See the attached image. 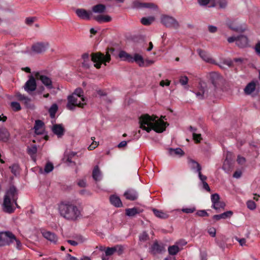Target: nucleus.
I'll return each instance as SVG.
<instances>
[{
	"label": "nucleus",
	"mask_w": 260,
	"mask_h": 260,
	"mask_svg": "<svg viewBox=\"0 0 260 260\" xmlns=\"http://www.w3.org/2000/svg\"><path fill=\"white\" fill-rule=\"evenodd\" d=\"M14 202L11 199L4 197V202L3 203V211L8 213H12L14 212L15 207L14 205Z\"/></svg>",
	"instance_id": "1a4fd4ad"
},
{
	"label": "nucleus",
	"mask_w": 260,
	"mask_h": 260,
	"mask_svg": "<svg viewBox=\"0 0 260 260\" xmlns=\"http://www.w3.org/2000/svg\"><path fill=\"white\" fill-rule=\"evenodd\" d=\"M35 21L34 17H28L25 19V23L28 25H31Z\"/></svg>",
	"instance_id": "0e129e2a"
},
{
	"label": "nucleus",
	"mask_w": 260,
	"mask_h": 260,
	"mask_svg": "<svg viewBox=\"0 0 260 260\" xmlns=\"http://www.w3.org/2000/svg\"><path fill=\"white\" fill-rule=\"evenodd\" d=\"M248 40L247 37L240 35L237 37V45L240 48H244L247 46Z\"/></svg>",
	"instance_id": "5701e85b"
},
{
	"label": "nucleus",
	"mask_w": 260,
	"mask_h": 260,
	"mask_svg": "<svg viewBox=\"0 0 260 260\" xmlns=\"http://www.w3.org/2000/svg\"><path fill=\"white\" fill-rule=\"evenodd\" d=\"M83 91L82 89V88H77L75 90L74 92L73 93V94L72 95H75L76 96H78L79 98H81V100L82 101H84L85 99H84V98L83 97Z\"/></svg>",
	"instance_id": "c03bdc74"
},
{
	"label": "nucleus",
	"mask_w": 260,
	"mask_h": 260,
	"mask_svg": "<svg viewBox=\"0 0 260 260\" xmlns=\"http://www.w3.org/2000/svg\"><path fill=\"white\" fill-rule=\"evenodd\" d=\"M161 23L168 27H173L177 29L179 27L178 21L173 17L165 15L161 17Z\"/></svg>",
	"instance_id": "423d86ee"
},
{
	"label": "nucleus",
	"mask_w": 260,
	"mask_h": 260,
	"mask_svg": "<svg viewBox=\"0 0 260 260\" xmlns=\"http://www.w3.org/2000/svg\"><path fill=\"white\" fill-rule=\"evenodd\" d=\"M11 106L15 111H18L21 110V106L19 103L13 102L11 104Z\"/></svg>",
	"instance_id": "8fccbe9b"
},
{
	"label": "nucleus",
	"mask_w": 260,
	"mask_h": 260,
	"mask_svg": "<svg viewBox=\"0 0 260 260\" xmlns=\"http://www.w3.org/2000/svg\"><path fill=\"white\" fill-rule=\"evenodd\" d=\"M9 137V133L6 128H0V140L3 142H7Z\"/></svg>",
	"instance_id": "f704fd0d"
},
{
	"label": "nucleus",
	"mask_w": 260,
	"mask_h": 260,
	"mask_svg": "<svg viewBox=\"0 0 260 260\" xmlns=\"http://www.w3.org/2000/svg\"><path fill=\"white\" fill-rule=\"evenodd\" d=\"M211 202L212 204L217 203L220 201V197L218 193H214L211 195Z\"/></svg>",
	"instance_id": "603ef678"
},
{
	"label": "nucleus",
	"mask_w": 260,
	"mask_h": 260,
	"mask_svg": "<svg viewBox=\"0 0 260 260\" xmlns=\"http://www.w3.org/2000/svg\"><path fill=\"white\" fill-rule=\"evenodd\" d=\"M4 197L11 199L14 202V204H16L18 198V191L16 187L14 185L11 186L6 191Z\"/></svg>",
	"instance_id": "6e6552de"
},
{
	"label": "nucleus",
	"mask_w": 260,
	"mask_h": 260,
	"mask_svg": "<svg viewBox=\"0 0 260 260\" xmlns=\"http://www.w3.org/2000/svg\"><path fill=\"white\" fill-rule=\"evenodd\" d=\"M233 214V212L232 211H228L223 213L220 214V217L221 219H226L230 218Z\"/></svg>",
	"instance_id": "de8ad7c7"
},
{
	"label": "nucleus",
	"mask_w": 260,
	"mask_h": 260,
	"mask_svg": "<svg viewBox=\"0 0 260 260\" xmlns=\"http://www.w3.org/2000/svg\"><path fill=\"white\" fill-rule=\"evenodd\" d=\"M37 88V83L35 78L31 76L29 79L26 81L24 86V89L28 93H30L35 91Z\"/></svg>",
	"instance_id": "9b49d317"
},
{
	"label": "nucleus",
	"mask_w": 260,
	"mask_h": 260,
	"mask_svg": "<svg viewBox=\"0 0 260 260\" xmlns=\"http://www.w3.org/2000/svg\"><path fill=\"white\" fill-rule=\"evenodd\" d=\"M123 251V247L121 245H116L112 247H107L105 250L106 256H111L114 253L121 255Z\"/></svg>",
	"instance_id": "ddd939ff"
},
{
	"label": "nucleus",
	"mask_w": 260,
	"mask_h": 260,
	"mask_svg": "<svg viewBox=\"0 0 260 260\" xmlns=\"http://www.w3.org/2000/svg\"><path fill=\"white\" fill-rule=\"evenodd\" d=\"M192 136H193V139L194 141L197 143H199L202 139L201 134H197L195 133H193Z\"/></svg>",
	"instance_id": "13d9d810"
},
{
	"label": "nucleus",
	"mask_w": 260,
	"mask_h": 260,
	"mask_svg": "<svg viewBox=\"0 0 260 260\" xmlns=\"http://www.w3.org/2000/svg\"><path fill=\"white\" fill-rule=\"evenodd\" d=\"M194 172L198 174L199 177L202 182H203L204 181H206L207 177L202 175L201 173L202 167L200 166V164H197L196 168H194Z\"/></svg>",
	"instance_id": "4c0bfd02"
},
{
	"label": "nucleus",
	"mask_w": 260,
	"mask_h": 260,
	"mask_svg": "<svg viewBox=\"0 0 260 260\" xmlns=\"http://www.w3.org/2000/svg\"><path fill=\"white\" fill-rule=\"evenodd\" d=\"M247 208L250 210H254L256 208V204L255 202L253 201L250 200L247 202Z\"/></svg>",
	"instance_id": "5fc2aeb1"
},
{
	"label": "nucleus",
	"mask_w": 260,
	"mask_h": 260,
	"mask_svg": "<svg viewBox=\"0 0 260 260\" xmlns=\"http://www.w3.org/2000/svg\"><path fill=\"white\" fill-rule=\"evenodd\" d=\"M54 169V166L53 164H46V165L44 168V173H49L51 172Z\"/></svg>",
	"instance_id": "3c124183"
},
{
	"label": "nucleus",
	"mask_w": 260,
	"mask_h": 260,
	"mask_svg": "<svg viewBox=\"0 0 260 260\" xmlns=\"http://www.w3.org/2000/svg\"><path fill=\"white\" fill-rule=\"evenodd\" d=\"M157 117L150 116L148 114H144L139 118L140 128L149 133L152 129L158 133H162L166 130L169 124L161 119L156 120Z\"/></svg>",
	"instance_id": "f03ea898"
},
{
	"label": "nucleus",
	"mask_w": 260,
	"mask_h": 260,
	"mask_svg": "<svg viewBox=\"0 0 260 260\" xmlns=\"http://www.w3.org/2000/svg\"><path fill=\"white\" fill-rule=\"evenodd\" d=\"M134 61L136 62L140 67H144V59L142 55L135 53L134 56H132V61L131 62Z\"/></svg>",
	"instance_id": "c756f323"
},
{
	"label": "nucleus",
	"mask_w": 260,
	"mask_h": 260,
	"mask_svg": "<svg viewBox=\"0 0 260 260\" xmlns=\"http://www.w3.org/2000/svg\"><path fill=\"white\" fill-rule=\"evenodd\" d=\"M153 17H143L141 20V22L144 25H149L154 21Z\"/></svg>",
	"instance_id": "37998d69"
},
{
	"label": "nucleus",
	"mask_w": 260,
	"mask_h": 260,
	"mask_svg": "<svg viewBox=\"0 0 260 260\" xmlns=\"http://www.w3.org/2000/svg\"><path fill=\"white\" fill-rule=\"evenodd\" d=\"M208 233L211 237H215L216 236V229L213 227L210 228L208 229Z\"/></svg>",
	"instance_id": "bf43d9fd"
},
{
	"label": "nucleus",
	"mask_w": 260,
	"mask_h": 260,
	"mask_svg": "<svg viewBox=\"0 0 260 260\" xmlns=\"http://www.w3.org/2000/svg\"><path fill=\"white\" fill-rule=\"evenodd\" d=\"M169 154L175 157H181L184 154L183 151L180 148L173 149L170 148L168 149Z\"/></svg>",
	"instance_id": "393cba45"
},
{
	"label": "nucleus",
	"mask_w": 260,
	"mask_h": 260,
	"mask_svg": "<svg viewBox=\"0 0 260 260\" xmlns=\"http://www.w3.org/2000/svg\"><path fill=\"white\" fill-rule=\"evenodd\" d=\"M143 210L134 207L132 208H128L125 210V214L129 217H134L137 214L142 212Z\"/></svg>",
	"instance_id": "bb28decb"
},
{
	"label": "nucleus",
	"mask_w": 260,
	"mask_h": 260,
	"mask_svg": "<svg viewBox=\"0 0 260 260\" xmlns=\"http://www.w3.org/2000/svg\"><path fill=\"white\" fill-rule=\"evenodd\" d=\"M92 10L94 13H102L106 10V6L103 4H98L92 7Z\"/></svg>",
	"instance_id": "e433bc0d"
},
{
	"label": "nucleus",
	"mask_w": 260,
	"mask_h": 260,
	"mask_svg": "<svg viewBox=\"0 0 260 260\" xmlns=\"http://www.w3.org/2000/svg\"><path fill=\"white\" fill-rule=\"evenodd\" d=\"M233 168V164H223L222 169L227 173H230Z\"/></svg>",
	"instance_id": "a18cd8bd"
},
{
	"label": "nucleus",
	"mask_w": 260,
	"mask_h": 260,
	"mask_svg": "<svg viewBox=\"0 0 260 260\" xmlns=\"http://www.w3.org/2000/svg\"><path fill=\"white\" fill-rule=\"evenodd\" d=\"M78 98L79 97L72 94L68 96L67 108L69 110H73L75 107L83 108L84 106L86 104L85 103H81L80 101L78 102Z\"/></svg>",
	"instance_id": "39448f33"
},
{
	"label": "nucleus",
	"mask_w": 260,
	"mask_h": 260,
	"mask_svg": "<svg viewBox=\"0 0 260 260\" xmlns=\"http://www.w3.org/2000/svg\"><path fill=\"white\" fill-rule=\"evenodd\" d=\"M150 252L153 254L160 253L165 250L164 245L162 243L159 244L157 241H155L151 246Z\"/></svg>",
	"instance_id": "f3484780"
},
{
	"label": "nucleus",
	"mask_w": 260,
	"mask_h": 260,
	"mask_svg": "<svg viewBox=\"0 0 260 260\" xmlns=\"http://www.w3.org/2000/svg\"><path fill=\"white\" fill-rule=\"evenodd\" d=\"M256 85L254 81L249 83L244 88V92L246 94H250L255 89Z\"/></svg>",
	"instance_id": "72a5a7b5"
},
{
	"label": "nucleus",
	"mask_w": 260,
	"mask_h": 260,
	"mask_svg": "<svg viewBox=\"0 0 260 260\" xmlns=\"http://www.w3.org/2000/svg\"><path fill=\"white\" fill-rule=\"evenodd\" d=\"M202 184H203V187L204 189H205L206 190H207L208 192L211 191L210 188L208 184L206 181H204L203 182H202Z\"/></svg>",
	"instance_id": "338daca9"
},
{
	"label": "nucleus",
	"mask_w": 260,
	"mask_h": 260,
	"mask_svg": "<svg viewBox=\"0 0 260 260\" xmlns=\"http://www.w3.org/2000/svg\"><path fill=\"white\" fill-rule=\"evenodd\" d=\"M35 76L36 78L40 80L47 88L51 89L53 88L51 79L47 76L42 75L39 72L36 73Z\"/></svg>",
	"instance_id": "9d476101"
},
{
	"label": "nucleus",
	"mask_w": 260,
	"mask_h": 260,
	"mask_svg": "<svg viewBox=\"0 0 260 260\" xmlns=\"http://www.w3.org/2000/svg\"><path fill=\"white\" fill-rule=\"evenodd\" d=\"M170 84V81L168 80H166V81H165L164 80H161L159 83V85L162 87H164L165 85L169 86Z\"/></svg>",
	"instance_id": "69168bd1"
},
{
	"label": "nucleus",
	"mask_w": 260,
	"mask_h": 260,
	"mask_svg": "<svg viewBox=\"0 0 260 260\" xmlns=\"http://www.w3.org/2000/svg\"><path fill=\"white\" fill-rule=\"evenodd\" d=\"M242 172L240 170H238L235 171L233 174V177L235 178H239L242 175Z\"/></svg>",
	"instance_id": "680f3d73"
},
{
	"label": "nucleus",
	"mask_w": 260,
	"mask_h": 260,
	"mask_svg": "<svg viewBox=\"0 0 260 260\" xmlns=\"http://www.w3.org/2000/svg\"><path fill=\"white\" fill-rule=\"evenodd\" d=\"M199 90L195 92L196 96L200 100H203L205 96L208 95V90L207 89V84L206 82L201 81L199 84Z\"/></svg>",
	"instance_id": "0eeeda50"
},
{
	"label": "nucleus",
	"mask_w": 260,
	"mask_h": 260,
	"mask_svg": "<svg viewBox=\"0 0 260 260\" xmlns=\"http://www.w3.org/2000/svg\"><path fill=\"white\" fill-rule=\"evenodd\" d=\"M133 6L135 8H148L157 9V7L153 3H142L139 1H135L133 3Z\"/></svg>",
	"instance_id": "2eb2a0df"
},
{
	"label": "nucleus",
	"mask_w": 260,
	"mask_h": 260,
	"mask_svg": "<svg viewBox=\"0 0 260 260\" xmlns=\"http://www.w3.org/2000/svg\"><path fill=\"white\" fill-rule=\"evenodd\" d=\"M225 207V204L223 201H219L217 203L212 204V208L217 211V212H219L221 209H224Z\"/></svg>",
	"instance_id": "58836bf2"
},
{
	"label": "nucleus",
	"mask_w": 260,
	"mask_h": 260,
	"mask_svg": "<svg viewBox=\"0 0 260 260\" xmlns=\"http://www.w3.org/2000/svg\"><path fill=\"white\" fill-rule=\"evenodd\" d=\"M44 122L41 120H37L35 121L34 129L35 133L37 135H41L44 132Z\"/></svg>",
	"instance_id": "4be33fe9"
},
{
	"label": "nucleus",
	"mask_w": 260,
	"mask_h": 260,
	"mask_svg": "<svg viewBox=\"0 0 260 260\" xmlns=\"http://www.w3.org/2000/svg\"><path fill=\"white\" fill-rule=\"evenodd\" d=\"M196 210L194 207L190 208H184L181 209V211L185 213H191L194 212Z\"/></svg>",
	"instance_id": "6e6d98bb"
},
{
	"label": "nucleus",
	"mask_w": 260,
	"mask_h": 260,
	"mask_svg": "<svg viewBox=\"0 0 260 260\" xmlns=\"http://www.w3.org/2000/svg\"><path fill=\"white\" fill-rule=\"evenodd\" d=\"M83 153L82 152H71L67 156V162H75L74 161H73V159H76L77 158L81 157Z\"/></svg>",
	"instance_id": "a878e982"
},
{
	"label": "nucleus",
	"mask_w": 260,
	"mask_h": 260,
	"mask_svg": "<svg viewBox=\"0 0 260 260\" xmlns=\"http://www.w3.org/2000/svg\"><path fill=\"white\" fill-rule=\"evenodd\" d=\"M226 0H219L218 4L221 8H225L227 5Z\"/></svg>",
	"instance_id": "052dcab7"
},
{
	"label": "nucleus",
	"mask_w": 260,
	"mask_h": 260,
	"mask_svg": "<svg viewBox=\"0 0 260 260\" xmlns=\"http://www.w3.org/2000/svg\"><path fill=\"white\" fill-rule=\"evenodd\" d=\"M9 168L11 169L12 173L15 175H16L17 173H18L19 166L18 164H13L12 166L9 167Z\"/></svg>",
	"instance_id": "09e8293b"
},
{
	"label": "nucleus",
	"mask_w": 260,
	"mask_h": 260,
	"mask_svg": "<svg viewBox=\"0 0 260 260\" xmlns=\"http://www.w3.org/2000/svg\"><path fill=\"white\" fill-rule=\"evenodd\" d=\"M52 131L58 138H60L64 135V128L61 125L55 124L53 125Z\"/></svg>",
	"instance_id": "412c9836"
},
{
	"label": "nucleus",
	"mask_w": 260,
	"mask_h": 260,
	"mask_svg": "<svg viewBox=\"0 0 260 260\" xmlns=\"http://www.w3.org/2000/svg\"><path fill=\"white\" fill-rule=\"evenodd\" d=\"M196 215L198 216H200V217H208V216H209V214L205 210H198L196 212Z\"/></svg>",
	"instance_id": "864d4df0"
},
{
	"label": "nucleus",
	"mask_w": 260,
	"mask_h": 260,
	"mask_svg": "<svg viewBox=\"0 0 260 260\" xmlns=\"http://www.w3.org/2000/svg\"><path fill=\"white\" fill-rule=\"evenodd\" d=\"M48 45V43L38 42L32 45L31 50L36 53H41L46 51Z\"/></svg>",
	"instance_id": "f8f14e48"
},
{
	"label": "nucleus",
	"mask_w": 260,
	"mask_h": 260,
	"mask_svg": "<svg viewBox=\"0 0 260 260\" xmlns=\"http://www.w3.org/2000/svg\"><path fill=\"white\" fill-rule=\"evenodd\" d=\"M15 239V236L11 232L0 233V246L9 245Z\"/></svg>",
	"instance_id": "20e7f679"
},
{
	"label": "nucleus",
	"mask_w": 260,
	"mask_h": 260,
	"mask_svg": "<svg viewBox=\"0 0 260 260\" xmlns=\"http://www.w3.org/2000/svg\"><path fill=\"white\" fill-rule=\"evenodd\" d=\"M110 202L112 205L116 207H120L122 206L120 199L116 195H112L110 196Z\"/></svg>",
	"instance_id": "cd10ccee"
},
{
	"label": "nucleus",
	"mask_w": 260,
	"mask_h": 260,
	"mask_svg": "<svg viewBox=\"0 0 260 260\" xmlns=\"http://www.w3.org/2000/svg\"><path fill=\"white\" fill-rule=\"evenodd\" d=\"M66 257L67 260H80V259H78L77 257H74L69 253L66 255Z\"/></svg>",
	"instance_id": "774afa93"
},
{
	"label": "nucleus",
	"mask_w": 260,
	"mask_h": 260,
	"mask_svg": "<svg viewBox=\"0 0 260 260\" xmlns=\"http://www.w3.org/2000/svg\"><path fill=\"white\" fill-rule=\"evenodd\" d=\"M82 210L80 205L69 201L62 202L58 205V211L60 216L70 221H76L81 218Z\"/></svg>",
	"instance_id": "f257e3e1"
},
{
	"label": "nucleus",
	"mask_w": 260,
	"mask_h": 260,
	"mask_svg": "<svg viewBox=\"0 0 260 260\" xmlns=\"http://www.w3.org/2000/svg\"><path fill=\"white\" fill-rule=\"evenodd\" d=\"M188 79L186 76H182L179 79V82L182 85H185L187 84Z\"/></svg>",
	"instance_id": "4d7b16f0"
},
{
	"label": "nucleus",
	"mask_w": 260,
	"mask_h": 260,
	"mask_svg": "<svg viewBox=\"0 0 260 260\" xmlns=\"http://www.w3.org/2000/svg\"><path fill=\"white\" fill-rule=\"evenodd\" d=\"M229 27L232 30L237 32H243L245 27L239 25L236 21H233L228 23Z\"/></svg>",
	"instance_id": "b1692460"
},
{
	"label": "nucleus",
	"mask_w": 260,
	"mask_h": 260,
	"mask_svg": "<svg viewBox=\"0 0 260 260\" xmlns=\"http://www.w3.org/2000/svg\"><path fill=\"white\" fill-rule=\"evenodd\" d=\"M209 80L215 88L219 84L221 78L220 75L216 72L211 73L209 75Z\"/></svg>",
	"instance_id": "6ab92c4d"
},
{
	"label": "nucleus",
	"mask_w": 260,
	"mask_h": 260,
	"mask_svg": "<svg viewBox=\"0 0 260 260\" xmlns=\"http://www.w3.org/2000/svg\"><path fill=\"white\" fill-rule=\"evenodd\" d=\"M58 110V106L56 104H53L51 105L49 109V113L51 118H53L55 117V114Z\"/></svg>",
	"instance_id": "79ce46f5"
},
{
	"label": "nucleus",
	"mask_w": 260,
	"mask_h": 260,
	"mask_svg": "<svg viewBox=\"0 0 260 260\" xmlns=\"http://www.w3.org/2000/svg\"><path fill=\"white\" fill-rule=\"evenodd\" d=\"M119 57L124 61H127L129 62L132 61V56L124 51H120Z\"/></svg>",
	"instance_id": "c9c22d12"
},
{
	"label": "nucleus",
	"mask_w": 260,
	"mask_h": 260,
	"mask_svg": "<svg viewBox=\"0 0 260 260\" xmlns=\"http://www.w3.org/2000/svg\"><path fill=\"white\" fill-rule=\"evenodd\" d=\"M93 19L100 23L108 22L111 21L112 18L109 15H99L94 16Z\"/></svg>",
	"instance_id": "c85d7f7f"
},
{
	"label": "nucleus",
	"mask_w": 260,
	"mask_h": 260,
	"mask_svg": "<svg viewBox=\"0 0 260 260\" xmlns=\"http://www.w3.org/2000/svg\"><path fill=\"white\" fill-rule=\"evenodd\" d=\"M37 152V147L36 145H31L27 147V153L31 156L34 161H36L35 157L36 154Z\"/></svg>",
	"instance_id": "473e14b6"
},
{
	"label": "nucleus",
	"mask_w": 260,
	"mask_h": 260,
	"mask_svg": "<svg viewBox=\"0 0 260 260\" xmlns=\"http://www.w3.org/2000/svg\"><path fill=\"white\" fill-rule=\"evenodd\" d=\"M154 214L157 218L165 219L169 217V214L167 212H164L162 210H159L155 208L152 209Z\"/></svg>",
	"instance_id": "7c9ffc66"
},
{
	"label": "nucleus",
	"mask_w": 260,
	"mask_h": 260,
	"mask_svg": "<svg viewBox=\"0 0 260 260\" xmlns=\"http://www.w3.org/2000/svg\"><path fill=\"white\" fill-rule=\"evenodd\" d=\"M16 96L18 100L24 102L26 105H27V104L29 103L30 101V99L29 98L25 96L23 94H22L19 92L17 93Z\"/></svg>",
	"instance_id": "a19ab883"
},
{
	"label": "nucleus",
	"mask_w": 260,
	"mask_h": 260,
	"mask_svg": "<svg viewBox=\"0 0 260 260\" xmlns=\"http://www.w3.org/2000/svg\"><path fill=\"white\" fill-rule=\"evenodd\" d=\"M149 239V236L146 231H144L139 236V240L141 242H145Z\"/></svg>",
	"instance_id": "49530a36"
},
{
	"label": "nucleus",
	"mask_w": 260,
	"mask_h": 260,
	"mask_svg": "<svg viewBox=\"0 0 260 260\" xmlns=\"http://www.w3.org/2000/svg\"><path fill=\"white\" fill-rule=\"evenodd\" d=\"M76 14L80 19L87 20L90 19L92 15L91 12L87 11L84 9H77L76 10Z\"/></svg>",
	"instance_id": "dca6fc26"
},
{
	"label": "nucleus",
	"mask_w": 260,
	"mask_h": 260,
	"mask_svg": "<svg viewBox=\"0 0 260 260\" xmlns=\"http://www.w3.org/2000/svg\"><path fill=\"white\" fill-rule=\"evenodd\" d=\"M180 249L177 245H174L168 247V252L170 255H175L177 254Z\"/></svg>",
	"instance_id": "ea45409f"
},
{
	"label": "nucleus",
	"mask_w": 260,
	"mask_h": 260,
	"mask_svg": "<svg viewBox=\"0 0 260 260\" xmlns=\"http://www.w3.org/2000/svg\"><path fill=\"white\" fill-rule=\"evenodd\" d=\"M197 52L199 56L206 62L214 63L215 60L210 56L209 54L205 51L199 49L197 50Z\"/></svg>",
	"instance_id": "a211bd4d"
},
{
	"label": "nucleus",
	"mask_w": 260,
	"mask_h": 260,
	"mask_svg": "<svg viewBox=\"0 0 260 260\" xmlns=\"http://www.w3.org/2000/svg\"><path fill=\"white\" fill-rule=\"evenodd\" d=\"M92 177L95 181H99L102 179V173L98 166H95L93 170Z\"/></svg>",
	"instance_id": "2f4dec72"
},
{
	"label": "nucleus",
	"mask_w": 260,
	"mask_h": 260,
	"mask_svg": "<svg viewBox=\"0 0 260 260\" xmlns=\"http://www.w3.org/2000/svg\"><path fill=\"white\" fill-rule=\"evenodd\" d=\"M215 241H216V243L217 244V245L220 248H221L223 250L225 248V244L224 242H223L222 241H219L218 240H217L216 239H215Z\"/></svg>",
	"instance_id": "e2e57ef3"
},
{
	"label": "nucleus",
	"mask_w": 260,
	"mask_h": 260,
	"mask_svg": "<svg viewBox=\"0 0 260 260\" xmlns=\"http://www.w3.org/2000/svg\"><path fill=\"white\" fill-rule=\"evenodd\" d=\"M91 60L94 63V67L98 69L101 68L102 63L106 66V62H109L111 60V56L107 53L105 55L100 52H94L91 54Z\"/></svg>",
	"instance_id": "7ed1b4c3"
},
{
	"label": "nucleus",
	"mask_w": 260,
	"mask_h": 260,
	"mask_svg": "<svg viewBox=\"0 0 260 260\" xmlns=\"http://www.w3.org/2000/svg\"><path fill=\"white\" fill-rule=\"evenodd\" d=\"M42 234L45 238L50 241L51 242L54 244L56 243L58 238L54 233L44 231L42 232Z\"/></svg>",
	"instance_id": "aec40b11"
},
{
	"label": "nucleus",
	"mask_w": 260,
	"mask_h": 260,
	"mask_svg": "<svg viewBox=\"0 0 260 260\" xmlns=\"http://www.w3.org/2000/svg\"><path fill=\"white\" fill-rule=\"evenodd\" d=\"M123 196L126 200L133 201L138 199L139 194L135 189L128 188L124 192Z\"/></svg>",
	"instance_id": "4468645a"
}]
</instances>
